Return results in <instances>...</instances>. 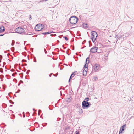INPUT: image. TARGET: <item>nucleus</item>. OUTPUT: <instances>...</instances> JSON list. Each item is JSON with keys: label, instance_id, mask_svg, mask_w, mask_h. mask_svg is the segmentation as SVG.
Instances as JSON below:
<instances>
[{"label": "nucleus", "instance_id": "23", "mask_svg": "<svg viewBox=\"0 0 134 134\" xmlns=\"http://www.w3.org/2000/svg\"><path fill=\"white\" fill-rule=\"evenodd\" d=\"M22 62H26V60H22Z\"/></svg>", "mask_w": 134, "mask_h": 134}, {"label": "nucleus", "instance_id": "14", "mask_svg": "<svg viewBox=\"0 0 134 134\" xmlns=\"http://www.w3.org/2000/svg\"><path fill=\"white\" fill-rule=\"evenodd\" d=\"M83 74L84 76H86L87 74V72H85L84 71H83Z\"/></svg>", "mask_w": 134, "mask_h": 134}, {"label": "nucleus", "instance_id": "2", "mask_svg": "<svg viewBox=\"0 0 134 134\" xmlns=\"http://www.w3.org/2000/svg\"><path fill=\"white\" fill-rule=\"evenodd\" d=\"M97 34L95 31H92L91 32V38L92 41L94 42L97 37Z\"/></svg>", "mask_w": 134, "mask_h": 134}, {"label": "nucleus", "instance_id": "34", "mask_svg": "<svg viewBox=\"0 0 134 134\" xmlns=\"http://www.w3.org/2000/svg\"><path fill=\"white\" fill-rule=\"evenodd\" d=\"M48 0H45V1H47Z\"/></svg>", "mask_w": 134, "mask_h": 134}, {"label": "nucleus", "instance_id": "22", "mask_svg": "<svg viewBox=\"0 0 134 134\" xmlns=\"http://www.w3.org/2000/svg\"><path fill=\"white\" fill-rule=\"evenodd\" d=\"M44 51H45V52L46 54L47 53V52L46 51V49L44 48Z\"/></svg>", "mask_w": 134, "mask_h": 134}, {"label": "nucleus", "instance_id": "35", "mask_svg": "<svg viewBox=\"0 0 134 134\" xmlns=\"http://www.w3.org/2000/svg\"><path fill=\"white\" fill-rule=\"evenodd\" d=\"M33 110H35V109H33Z\"/></svg>", "mask_w": 134, "mask_h": 134}, {"label": "nucleus", "instance_id": "9", "mask_svg": "<svg viewBox=\"0 0 134 134\" xmlns=\"http://www.w3.org/2000/svg\"><path fill=\"white\" fill-rule=\"evenodd\" d=\"M5 30L3 26H2L0 28V32L1 33L4 32Z\"/></svg>", "mask_w": 134, "mask_h": 134}, {"label": "nucleus", "instance_id": "18", "mask_svg": "<svg viewBox=\"0 0 134 134\" xmlns=\"http://www.w3.org/2000/svg\"><path fill=\"white\" fill-rule=\"evenodd\" d=\"M87 66L88 65L87 64H86L84 65V67H85V68H88Z\"/></svg>", "mask_w": 134, "mask_h": 134}, {"label": "nucleus", "instance_id": "27", "mask_svg": "<svg viewBox=\"0 0 134 134\" xmlns=\"http://www.w3.org/2000/svg\"><path fill=\"white\" fill-rule=\"evenodd\" d=\"M2 58V56L0 55V59H1V58Z\"/></svg>", "mask_w": 134, "mask_h": 134}, {"label": "nucleus", "instance_id": "7", "mask_svg": "<svg viewBox=\"0 0 134 134\" xmlns=\"http://www.w3.org/2000/svg\"><path fill=\"white\" fill-rule=\"evenodd\" d=\"M99 68V64L95 65L93 66L92 68L95 71H97L98 70Z\"/></svg>", "mask_w": 134, "mask_h": 134}, {"label": "nucleus", "instance_id": "20", "mask_svg": "<svg viewBox=\"0 0 134 134\" xmlns=\"http://www.w3.org/2000/svg\"><path fill=\"white\" fill-rule=\"evenodd\" d=\"M0 72H3V71H2V69L1 68H0Z\"/></svg>", "mask_w": 134, "mask_h": 134}, {"label": "nucleus", "instance_id": "26", "mask_svg": "<svg viewBox=\"0 0 134 134\" xmlns=\"http://www.w3.org/2000/svg\"><path fill=\"white\" fill-rule=\"evenodd\" d=\"M31 15H30V17H29V19H30V20H31V19H32L31 17Z\"/></svg>", "mask_w": 134, "mask_h": 134}, {"label": "nucleus", "instance_id": "37", "mask_svg": "<svg viewBox=\"0 0 134 134\" xmlns=\"http://www.w3.org/2000/svg\"><path fill=\"white\" fill-rule=\"evenodd\" d=\"M12 106V105H10V106Z\"/></svg>", "mask_w": 134, "mask_h": 134}, {"label": "nucleus", "instance_id": "17", "mask_svg": "<svg viewBox=\"0 0 134 134\" xmlns=\"http://www.w3.org/2000/svg\"><path fill=\"white\" fill-rule=\"evenodd\" d=\"M89 98H86L85 99V101H86V102H87L88 101Z\"/></svg>", "mask_w": 134, "mask_h": 134}, {"label": "nucleus", "instance_id": "4", "mask_svg": "<svg viewBox=\"0 0 134 134\" xmlns=\"http://www.w3.org/2000/svg\"><path fill=\"white\" fill-rule=\"evenodd\" d=\"M24 29L21 27H18L17 28L16 30V31L17 33L19 34H22L24 33L25 34V32H24Z\"/></svg>", "mask_w": 134, "mask_h": 134}, {"label": "nucleus", "instance_id": "6", "mask_svg": "<svg viewBox=\"0 0 134 134\" xmlns=\"http://www.w3.org/2000/svg\"><path fill=\"white\" fill-rule=\"evenodd\" d=\"M98 48L96 47H93L90 50V52L92 53H95L97 52Z\"/></svg>", "mask_w": 134, "mask_h": 134}, {"label": "nucleus", "instance_id": "31", "mask_svg": "<svg viewBox=\"0 0 134 134\" xmlns=\"http://www.w3.org/2000/svg\"><path fill=\"white\" fill-rule=\"evenodd\" d=\"M76 134H79V132H77L76 133Z\"/></svg>", "mask_w": 134, "mask_h": 134}, {"label": "nucleus", "instance_id": "29", "mask_svg": "<svg viewBox=\"0 0 134 134\" xmlns=\"http://www.w3.org/2000/svg\"><path fill=\"white\" fill-rule=\"evenodd\" d=\"M3 34H2V35L1 34L0 35V36H3Z\"/></svg>", "mask_w": 134, "mask_h": 134}, {"label": "nucleus", "instance_id": "15", "mask_svg": "<svg viewBox=\"0 0 134 134\" xmlns=\"http://www.w3.org/2000/svg\"><path fill=\"white\" fill-rule=\"evenodd\" d=\"M50 33H51L49 32H44V33H42V34H43V35L48 34Z\"/></svg>", "mask_w": 134, "mask_h": 134}, {"label": "nucleus", "instance_id": "21", "mask_svg": "<svg viewBox=\"0 0 134 134\" xmlns=\"http://www.w3.org/2000/svg\"><path fill=\"white\" fill-rule=\"evenodd\" d=\"M40 1L39 2L40 3V2H43L44 1H45V0H40Z\"/></svg>", "mask_w": 134, "mask_h": 134}, {"label": "nucleus", "instance_id": "12", "mask_svg": "<svg viewBox=\"0 0 134 134\" xmlns=\"http://www.w3.org/2000/svg\"><path fill=\"white\" fill-rule=\"evenodd\" d=\"M89 58L88 57H87L86 59V64H88L89 63Z\"/></svg>", "mask_w": 134, "mask_h": 134}, {"label": "nucleus", "instance_id": "30", "mask_svg": "<svg viewBox=\"0 0 134 134\" xmlns=\"http://www.w3.org/2000/svg\"><path fill=\"white\" fill-rule=\"evenodd\" d=\"M40 111H41V110H39V112H40Z\"/></svg>", "mask_w": 134, "mask_h": 134}, {"label": "nucleus", "instance_id": "38", "mask_svg": "<svg viewBox=\"0 0 134 134\" xmlns=\"http://www.w3.org/2000/svg\"><path fill=\"white\" fill-rule=\"evenodd\" d=\"M35 62H36V60H35Z\"/></svg>", "mask_w": 134, "mask_h": 134}, {"label": "nucleus", "instance_id": "5", "mask_svg": "<svg viewBox=\"0 0 134 134\" xmlns=\"http://www.w3.org/2000/svg\"><path fill=\"white\" fill-rule=\"evenodd\" d=\"M82 107L84 109L86 107H89L90 104L88 102H86V101H83L82 103Z\"/></svg>", "mask_w": 134, "mask_h": 134}, {"label": "nucleus", "instance_id": "13", "mask_svg": "<svg viewBox=\"0 0 134 134\" xmlns=\"http://www.w3.org/2000/svg\"><path fill=\"white\" fill-rule=\"evenodd\" d=\"M19 128H17L15 130V132H19Z\"/></svg>", "mask_w": 134, "mask_h": 134}, {"label": "nucleus", "instance_id": "16", "mask_svg": "<svg viewBox=\"0 0 134 134\" xmlns=\"http://www.w3.org/2000/svg\"><path fill=\"white\" fill-rule=\"evenodd\" d=\"M93 79L94 80H95L96 79H97V77L96 76H94L93 77Z\"/></svg>", "mask_w": 134, "mask_h": 134}, {"label": "nucleus", "instance_id": "25", "mask_svg": "<svg viewBox=\"0 0 134 134\" xmlns=\"http://www.w3.org/2000/svg\"><path fill=\"white\" fill-rule=\"evenodd\" d=\"M20 91V90H18V91L17 92H16V93L17 92L19 93Z\"/></svg>", "mask_w": 134, "mask_h": 134}, {"label": "nucleus", "instance_id": "19", "mask_svg": "<svg viewBox=\"0 0 134 134\" xmlns=\"http://www.w3.org/2000/svg\"><path fill=\"white\" fill-rule=\"evenodd\" d=\"M83 71H84L85 72H87V69H86L85 68L83 70Z\"/></svg>", "mask_w": 134, "mask_h": 134}, {"label": "nucleus", "instance_id": "36", "mask_svg": "<svg viewBox=\"0 0 134 134\" xmlns=\"http://www.w3.org/2000/svg\"><path fill=\"white\" fill-rule=\"evenodd\" d=\"M14 103L13 102L12 103H13V104H14Z\"/></svg>", "mask_w": 134, "mask_h": 134}, {"label": "nucleus", "instance_id": "8", "mask_svg": "<svg viewBox=\"0 0 134 134\" xmlns=\"http://www.w3.org/2000/svg\"><path fill=\"white\" fill-rule=\"evenodd\" d=\"M126 126V125H124L122 126L120 129L119 131V134H120V133H122V131H124V127Z\"/></svg>", "mask_w": 134, "mask_h": 134}, {"label": "nucleus", "instance_id": "24", "mask_svg": "<svg viewBox=\"0 0 134 134\" xmlns=\"http://www.w3.org/2000/svg\"><path fill=\"white\" fill-rule=\"evenodd\" d=\"M65 39L66 41L68 40V38L66 37H65Z\"/></svg>", "mask_w": 134, "mask_h": 134}, {"label": "nucleus", "instance_id": "1", "mask_svg": "<svg viewBox=\"0 0 134 134\" xmlns=\"http://www.w3.org/2000/svg\"><path fill=\"white\" fill-rule=\"evenodd\" d=\"M69 20L71 24H74L77 22L78 18L75 16H72L70 18Z\"/></svg>", "mask_w": 134, "mask_h": 134}, {"label": "nucleus", "instance_id": "3", "mask_svg": "<svg viewBox=\"0 0 134 134\" xmlns=\"http://www.w3.org/2000/svg\"><path fill=\"white\" fill-rule=\"evenodd\" d=\"M43 26L41 24H38L36 25L35 29L36 31H40L43 29Z\"/></svg>", "mask_w": 134, "mask_h": 134}, {"label": "nucleus", "instance_id": "10", "mask_svg": "<svg viewBox=\"0 0 134 134\" xmlns=\"http://www.w3.org/2000/svg\"><path fill=\"white\" fill-rule=\"evenodd\" d=\"M83 27L86 29H87L88 27V26L87 25V24H86L85 23H84L83 24Z\"/></svg>", "mask_w": 134, "mask_h": 134}, {"label": "nucleus", "instance_id": "11", "mask_svg": "<svg viewBox=\"0 0 134 134\" xmlns=\"http://www.w3.org/2000/svg\"><path fill=\"white\" fill-rule=\"evenodd\" d=\"M74 73H73L72 74L71 76H70V77L69 79V82L70 81V80L73 77H74V75H75V74H74Z\"/></svg>", "mask_w": 134, "mask_h": 134}, {"label": "nucleus", "instance_id": "28", "mask_svg": "<svg viewBox=\"0 0 134 134\" xmlns=\"http://www.w3.org/2000/svg\"><path fill=\"white\" fill-rule=\"evenodd\" d=\"M52 74H50L49 75V76L50 77H51V75Z\"/></svg>", "mask_w": 134, "mask_h": 134}, {"label": "nucleus", "instance_id": "32", "mask_svg": "<svg viewBox=\"0 0 134 134\" xmlns=\"http://www.w3.org/2000/svg\"><path fill=\"white\" fill-rule=\"evenodd\" d=\"M117 36V35H115V37L116 38Z\"/></svg>", "mask_w": 134, "mask_h": 134}, {"label": "nucleus", "instance_id": "33", "mask_svg": "<svg viewBox=\"0 0 134 134\" xmlns=\"http://www.w3.org/2000/svg\"><path fill=\"white\" fill-rule=\"evenodd\" d=\"M11 45L12 46H13V44L12 43Z\"/></svg>", "mask_w": 134, "mask_h": 134}]
</instances>
